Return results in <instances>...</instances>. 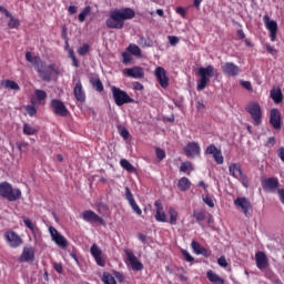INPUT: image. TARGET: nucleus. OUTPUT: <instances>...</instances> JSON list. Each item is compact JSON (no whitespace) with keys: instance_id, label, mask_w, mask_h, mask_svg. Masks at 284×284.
<instances>
[{"instance_id":"14","label":"nucleus","mask_w":284,"mask_h":284,"mask_svg":"<svg viewBox=\"0 0 284 284\" xmlns=\"http://www.w3.org/2000/svg\"><path fill=\"white\" fill-rule=\"evenodd\" d=\"M205 154H212L215 163L217 165H223L224 163V158H223V152H221V149L216 148V145L211 144L206 148Z\"/></svg>"},{"instance_id":"41","label":"nucleus","mask_w":284,"mask_h":284,"mask_svg":"<svg viewBox=\"0 0 284 284\" xmlns=\"http://www.w3.org/2000/svg\"><path fill=\"white\" fill-rule=\"evenodd\" d=\"M23 134H27V136H32V135L37 134V129L32 128L28 123H24L23 124Z\"/></svg>"},{"instance_id":"28","label":"nucleus","mask_w":284,"mask_h":284,"mask_svg":"<svg viewBox=\"0 0 284 284\" xmlns=\"http://www.w3.org/2000/svg\"><path fill=\"white\" fill-rule=\"evenodd\" d=\"M154 205L156 207L155 221L159 223H166L168 216L165 215V211H163V204H161V201H155Z\"/></svg>"},{"instance_id":"20","label":"nucleus","mask_w":284,"mask_h":284,"mask_svg":"<svg viewBox=\"0 0 284 284\" xmlns=\"http://www.w3.org/2000/svg\"><path fill=\"white\" fill-rule=\"evenodd\" d=\"M83 221L87 223H99L100 225H105V221L99 216L94 211H84L82 213Z\"/></svg>"},{"instance_id":"63","label":"nucleus","mask_w":284,"mask_h":284,"mask_svg":"<svg viewBox=\"0 0 284 284\" xmlns=\"http://www.w3.org/2000/svg\"><path fill=\"white\" fill-rule=\"evenodd\" d=\"M276 143V140L274 139V136H271L267 139L266 145H274Z\"/></svg>"},{"instance_id":"60","label":"nucleus","mask_w":284,"mask_h":284,"mask_svg":"<svg viewBox=\"0 0 284 284\" xmlns=\"http://www.w3.org/2000/svg\"><path fill=\"white\" fill-rule=\"evenodd\" d=\"M138 239H139V241H141V243H148V236H145V234H143V233H139L138 234Z\"/></svg>"},{"instance_id":"38","label":"nucleus","mask_w":284,"mask_h":284,"mask_svg":"<svg viewBox=\"0 0 284 284\" xmlns=\"http://www.w3.org/2000/svg\"><path fill=\"white\" fill-rule=\"evenodd\" d=\"M91 84L97 92H103V82L99 78H93Z\"/></svg>"},{"instance_id":"34","label":"nucleus","mask_w":284,"mask_h":284,"mask_svg":"<svg viewBox=\"0 0 284 284\" xmlns=\"http://www.w3.org/2000/svg\"><path fill=\"white\" fill-rule=\"evenodd\" d=\"M2 84H3V88H6L7 90H16L17 92L21 90V88L19 87V83L12 80H4L2 81Z\"/></svg>"},{"instance_id":"3","label":"nucleus","mask_w":284,"mask_h":284,"mask_svg":"<svg viewBox=\"0 0 284 284\" xmlns=\"http://www.w3.org/2000/svg\"><path fill=\"white\" fill-rule=\"evenodd\" d=\"M0 196L7 201H19L21 199V190L13 189L8 182L0 183Z\"/></svg>"},{"instance_id":"42","label":"nucleus","mask_w":284,"mask_h":284,"mask_svg":"<svg viewBox=\"0 0 284 284\" xmlns=\"http://www.w3.org/2000/svg\"><path fill=\"white\" fill-rule=\"evenodd\" d=\"M202 201L209 207H214V197L210 194L202 195Z\"/></svg>"},{"instance_id":"4","label":"nucleus","mask_w":284,"mask_h":284,"mask_svg":"<svg viewBox=\"0 0 284 284\" xmlns=\"http://www.w3.org/2000/svg\"><path fill=\"white\" fill-rule=\"evenodd\" d=\"M229 172H230V175L233 176V179H237V181H240V183H242L244 187H250V179L247 178V175L243 173V169H241V164L231 163L229 165Z\"/></svg>"},{"instance_id":"58","label":"nucleus","mask_w":284,"mask_h":284,"mask_svg":"<svg viewBox=\"0 0 284 284\" xmlns=\"http://www.w3.org/2000/svg\"><path fill=\"white\" fill-rule=\"evenodd\" d=\"M62 39L68 43V28L65 26H62Z\"/></svg>"},{"instance_id":"59","label":"nucleus","mask_w":284,"mask_h":284,"mask_svg":"<svg viewBox=\"0 0 284 284\" xmlns=\"http://www.w3.org/2000/svg\"><path fill=\"white\" fill-rule=\"evenodd\" d=\"M241 85L245 88V90L252 91V82L250 81H241Z\"/></svg>"},{"instance_id":"25","label":"nucleus","mask_w":284,"mask_h":284,"mask_svg":"<svg viewBox=\"0 0 284 284\" xmlns=\"http://www.w3.org/2000/svg\"><path fill=\"white\" fill-rule=\"evenodd\" d=\"M73 94L80 103H85V91L83 90V84L81 83V80H78L75 82V85L73 88Z\"/></svg>"},{"instance_id":"12","label":"nucleus","mask_w":284,"mask_h":284,"mask_svg":"<svg viewBox=\"0 0 284 284\" xmlns=\"http://www.w3.org/2000/svg\"><path fill=\"white\" fill-rule=\"evenodd\" d=\"M122 73L124 77H129V79H143L145 77V69L143 67H132L124 69Z\"/></svg>"},{"instance_id":"48","label":"nucleus","mask_w":284,"mask_h":284,"mask_svg":"<svg viewBox=\"0 0 284 284\" xmlns=\"http://www.w3.org/2000/svg\"><path fill=\"white\" fill-rule=\"evenodd\" d=\"M193 216L197 221V223H200L201 221H205V212L194 211Z\"/></svg>"},{"instance_id":"2","label":"nucleus","mask_w":284,"mask_h":284,"mask_svg":"<svg viewBox=\"0 0 284 284\" xmlns=\"http://www.w3.org/2000/svg\"><path fill=\"white\" fill-rule=\"evenodd\" d=\"M216 74V69H214V65L209 64L207 67H200L197 69V75L200 77V80L197 82L196 90H205L207 88V83H210V80L212 77Z\"/></svg>"},{"instance_id":"44","label":"nucleus","mask_w":284,"mask_h":284,"mask_svg":"<svg viewBox=\"0 0 284 284\" xmlns=\"http://www.w3.org/2000/svg\"><path fill=\"white\" fill-rule=\"evenodd\" d=\"M121 57H122V63H124V65L132 63V53L131 52L124 51V52H122Z\"/></svg>"},{"instance_id":"45","label":"nucleus","mask_w":284,"mask_h":284,"mask_svg":"<svg viewBox=\"0 0 284 284\" xmlns=\"http://www.w3.org/2000/svg\"><path fill=\"white\" fill-rule=\"evenodd\" d=\"M194 171V166L192 162H183L180 166V172H192Z\"/></svg>"},{"instance_id":"1","label":"nucleus","mask_w":284,"mask_h":284,"mask_svg":"<svg viewBox=\"0 0 284 284\" xmlns=\"http://www.w3.org/2000/svg\"><path fill=\"white\" fill-rule=\"evenodd\" d=\"M136 17V12L132 10V8H122L115 9L110 12L109 18L106 19V28L111 30H123V26H125V21H130Z\"/></svg>"},{"instance_id":"9","label":"nucleus","mask_w":284,"mask_h":284,"mask_svg":"<svg viewBox=\"0 0 284 284\" xmlns=\"http://www.w3.org/2000/svg\"><path fill=\"white\" fill-rule=\"evenodd\" d=\"M124 254L134 272H141V270H143V263L139 261V258L136 257V255H134V252H132V250L125 248Z\"/></svg>"},{"instance_id":"46","label":"nucleus","mask_w":284,"mask_h":284,"mask_svg":"<svg viewBox=\"0 0 284 284\" xmlns=\"http://www.w3.org/2000/svg\"><path fill=\"white\" fill-rule=\"evenodd\" d=\"M95 207L99 214H108V205H105L103 202L97 203Z\"/></svg>"},{"instance_id":"19","label":"nucleus","mask_w":284,"mask_h":284,"mask_svg":"<svg viewBox=\"0 0 284 284\" xmlns=\"http://www.w3.org/2000/svg\"><path fill=\"white\" fill-rule=\"evenodd\" d=\"M26 60L29 63L33 64L34 70L39 73L41 71V69L45 65V62H43V60H41V57L39 55H32V52L28 51L26 53Z\"/></svg>"},{"instance_id":"5","label":"nucleus","mask_w":284,"mask_h":284,"mask_svg":"<svg viewBox=\"0 0 284 284\" xmlns=\"http://www.w3.org/2000/svg\"><path fill=\"white\" fill-rule=\"evenodd\" d=\"M111 92L113 94V99L115 102V105H125L126 103H134V99L130 98L128 92L121 90L120 88L112 87Z\"/></svg>"},{"instance_id":"18","label":"nucleus","mask_w":284,"mask_h":284,"mask_svg":"<svg viewBox=\"0 0 284 284\" xmlns=\"http://www.w3.org/2000/svg\"><path fill=\"white\" fill-rule=\"evenodd\" d=\"M52 72L59 74L57 67L54 64H49L45 67L44 64V67L40 69L38 74L40 79H42V81H50V79H52Z\"/></svg>"},{"instance_id":"33","label":"nucleus","mask_w":284,"mask_h":284,"mask_svg":"<svg viewBox=\"0 0 284 284\" xmlns=\"http://www.w3.org/2000/svg\"><path fill=\"white\" fill-rule=\"evenodd\" d=\"M191 186H192V182H190V179L181 178L179 180L178 187L179 190H181V192H187V190H190Z\"/></svg>"},{"instance_id":"61","label":"nucleus","mask_w":284,"mask_h":284,"mask_svg":"<svg viewBox=\"0 0 284 284\" xmlns=\"http://www.w3.org/2000/svg\"><path fill=\"white\" fill-rule=\"evenodd\" d=\"M175 12L181 14V17H185V9L183 7H178Z\"/></svg>"},{"instance_id":"49","label":"nucleus","mask_w":284,"mask_h":284,"mask_svg":"<svg viewBox=\"0 0 284 284\" xmlns=\"http://www.w3.org/2000/svg\"><path fill=\"white\" fill-rule=\"evenodd\" d=\"M138 44L142 45V48H152V42H148L143 36L138 40Z\"/></svg>"},{"instance_id":"53","label":"nucleus","mask_w":284,"mask_h":284,"mask_svg":"<svg viewBox=\"0 0 284 284\" xmlns=\"http://www.w3.org/2000/svg\"><path fill=\"white\" fill-rule=\"evenodd\" d=\"M26 110H27L29 116H34L37 114V108H34L32 105L26 106Z\"/></svg>"},{"instance_id":"6","label":"nucleus","mask_w":284,"mask_h":284,"mask_svg":"<svg viewBox=\"0 0 284 284\" xmlns=\"http://www.w3.org/2000/svg\"><path fill=\"white\" fill-rule=\"evenodd\" d=\"M246 110L252 116L253 125H261V123H263V111L261 110V104L253 102L248 104Z\"/></svg>"},{"instance_id":"39","label":"nucleus","mask_w":284,"mask_h":284,"mask_svg":"<svg viewBox=\"0 0 284 284\" xmlns=\"http://www.w3.org/2000/svg\"><path fill=\"white\" fill-rule=\"evenodd\" d=\"M169 216H170V224L171 225H176V221L179 219V212H176V210L170 207L169 209Z\"/></svg>"},{"instance_id":"15","label":"nucleus","mask_w":284,"mask_h":284,"mask_svg":"<svg viewBox=\"0 0 284 284\" xmlns=\"http://www.w3.org/2000/svg\"><path fill=\"white\" fill-rule=\"evenodd\" d=\"M154 77L158 79L161 88H168V85H170V79L168 78V72L163 67H158L154 70Z\"/></svg>"},{"instance_id":"7","label":"nucleus","mask_w":284,"mask_h":284,"mask_svg":"<svg viewBox=\"0 0 284 284\" xmlns=\"http://www.w3.org/2000/svg\"><path fill=\"white\" fill-rule=\"evenodd\" d=\"M263 21L266 30L270 32L271 41H276V34H278V23L275 20H271L268 14L263 17Z\"/></svg>"},{"instance_id":"55","label":"nucleus","mask_w":284,"mask_h":284,"mask_svg":"<svg viewBox=\"0 0 284 284\" xmlns=\"http://www.w3.org/2000/svg\"><path fill=\"white\" fill-rule=\"evenodd\" d=\"M182 254H183L185 261H187V263H192V261H194V257L192 255H190V252L182 251Z\"/></svg>"},{"instance_id":"54","label":"nucleus","mask_w":284,"mask_h":284,"mask_svg":"<svg viewBox=\"0 0 284 284\" xmlns=\"http://www.w3.org/2000/svg\"><path fill=\"white\" fill-rule=\"evenodd\" d=\"M168 40L170 45H176V43H179L180 41L179 37H175V36H169Z\"/></svg>"},{"instance_id":"51","label":"nucleus","mask_w":284,"mask_h":284,"mask_svg":"<svg viewBox=\"0 0 284 284\" xmlns=\"http://www.w3.org/2000/svg\"><path fill=\"white\" fill-rule=\"evenodd\" d=\"M155 154L159 161H163V159H165V151L162 150L161 148L155 149Z\"/></svg>"},{"instance_id":"27","label":"nucleus","mask_w":284,"mask_h":284,"mask_svg":"<svg viewBox=\"0 0 284 284\" xmlns=\"http://www.w3.org/2000/svg\"><path fill=\"white\" fill-rule=\"evenodd\" d=\"M191 247L195 254H197V255L201 254L205 258H210V256H212V251L201 246V244L196 241H193L191 243Z\"/></svg>"},{"instance_id":"36","label":"nucleus","mask_w":284,"mask_h":284,"mask_svg":"<svg viewBox=\"0 0 284 284\" xmlns=\"http://www.w3.org/2000/svg\"><path fill=\"white\" fill-rule=\"evenodd\" d=\"M92 13V7L88 6L85 7L78 16V19L80 21V23H83V21H85L87 17H90V14Z\"/></svg>"},{"instance_id":"16","label":"nucleus","mask_w":284,"mask_h":284,"mask_svg":"<svg viewBox=\"0 0 284 284\" xmlns=\"http://www.w3.org/2000/svg\"><path fill=\"white\" fill-rule=\"evenodd\" d=\"M184 153L189 159H194L195 156L201 155V145L197 142H189L184 146Z\"/></svg>"},{"instance_id":"22","label":"nucleus","mask_w":284,"mask_h":284,"mask_svg":"<svg viewBox=\"0 0 284 284\" xmlns=\"http://www.w3.org/2000/svg\"><path fill=\"white\" fill-rule=\"evenodd\" d=\"M90 253H91V256H93L97 265H99L100 267L105 266V262L103 261V257H102L103 252L101 251L99 245L93 244L90 248Z\"/></svg>"},{"instance_id":"31","label":"nucleus","mask_w":284,"mask_h":284,"mask_svg":"<svg viewBox=\"0 0 284 284\" xmlns=\"http://www.w3.org/2000/svg\"><path fill=\"white\" fill-rule=\"evenodd\" d=\"M271 99H273L274 103H282L283 102V92L281 88H274L271 90L270 93Z\"/></svg>"},{"instance_id":"23","label":"nucleus","mask_w":284,"mask_h":284,"mask_svg":"<svg viewBox=\"0 0 284 284\" xmlns=\"http://www.w3.org/2000/svg\"><path fill=\"white\" fill-rule=\"evenodd\" d=\"M278 179L276 178H268L262 182V186L265 192H276L278 190Z\"/></svg>"},{"instance_id":"43","label":"nucleus","mask_w":284,"mask_h":284,"mask_svg":"<svg viewBox=\"0 0 284 284\" xmlns=\"http://www.w3.org/2000/svg\"><path fill=\"white\" fill-rule=\"evenodd\" d=\"M102 281L104 284H116V280L110 273H103Z\"/></svg>"},{"instance_id":"50","label":"nucleus","mask_w":284,"mask_h":284,"mask_svg":"<svg viewBox=\"0 0 284 284\" xmlns=\"http://www.w3.org/2000/svg\"><path fill=\"white\" fill-rule=\"evenodd\" d=\"M22 221L26 225V227H28L29 230H31V232H34V223H32V221L30 219H28L27 216L22 217Z\"/></svg>"},{"instance_id":"13","label":"nucleus","mask_w":284,"mask_h":284,"mask_svg":"<svg viewBox=\"0 0 284 284\" xmlns=\"http://www.w3.org/2000/svg\"><path fill=\"white\" fill-rule=\"evenodd\" d=\"M51 109L53 110V113L58 116H67L69 114L68 108L61 100H51Z\"/></svg>"},{"instance_id":"35","label":"nucleus","mask_w":284,"mask_h":284,"mask_svg":"<svg viewBox=\"0 0 284 284\" xmlns=\"http://www.w3.org/2000/svg\"><path fill=\"white\" fill-rule=\"evenodd\" d=\"M7 19H9L8 22V28H10V30H14L17 28H19V26H21V22L19 21V19L12 17V13H10V16H6Z\"/></svg>"},{"instance_id":"17","label":"nucleus","mask_w":284,"mask_h":284,"mask_svg":"<svg viewBox=\"0 0 284 284\" xmlns=\"http://www.w3.org/2000/svg\"><path fill=\"white\" fill-rule=\"evenodd\" d=\"M4 239L9 243L10 247H19L21 243H23L21 236H19L14 231L4 232Z\"/></svg>"},{"instance_id":"21","label":"nucleus","mask_w":284,"mask_h":284,"mask_svg":"<svg viewBox=\"0 0 284 284\" xmlns=\"http://www.w3.org/2000/svg\"><path fill=\"white\" fill-rule=\"evenodd\" d=\"M125 199L129 205L132 207L133 212H135L138 216H141L143 214V211H141V207H139V204H136V201L134 200V195L132 194V191H130L128 186H125Z\"/></svg>"},{"instance_id":"8","label":"nucleus","mask_w":284,"mask_h":284,"mask_svg":"<svg viewBox=\"0 0 284 284\" xmlns=\"http://www.w3.org/2000/svg\"><path fill=\"white\" fill-rule=\"evenodd\" d=\"M49 233L53 243H55L58 247H60L61 250H65L68 247V240L65 239V236L61 235V233H59L57 229H54L53 226H50Z\"/></svg>"},{"instance_id":"47","label":"nucleus","mask_w":284,"mask_h":284,"mask_svg":"<svg viewBox=\"0 0 284 284\" xmlns=\"http://www.w3.org/2000/svg\"><path fill=\"white\" fill-rule=\"evenodd\" d=\"M90 52V45L89 44H83L82 47H80L78 49V54H80V57H85V54H88Z\"/></svg>"},{"instance_id":"24","label":"nucleus","mask_w":284,"mask_h":284,"mask_svg":"<svg viewBox=\"0 0 284 284\" xmlns=\"http://www.w3.org/2000/svg\"><path fill=\"white\" fill-rule=\"evenodd\" d=\"M255 262H256V267L258 270H265L267 265H270V260L267 258V255L261 251L255 253Z\"/></svg>"},{"instance_id":"11","label":"nucleus","mask_w":284,"mask_h":284,"mask_svg":"<svg viewBox=\"0 0 284 284\" xmlns=\"http://www.w3.org/2000/svg\"><path fill=\"white\" fill-rule=\"evenodd\" d=\"M234 205L237 210H241L245 216H250V210H252V202L247 197H236Z\"/></svg>"},{"instance_id":"29","label":"nucleus","mask_w":284,"mask_h":284,"mask_svg":"<svg viewBox=\"0 0 284 284\" xmlns=\"http://www.w3.org/2000/svg\"><path fill=\"white\" fill-rule=\"evenodd\" d=\"M34 261V250L32 247H24L20 256V263H28Z\"/></svg>"},{"instance_id":"26","label":"nucleus","mask_w":284,"mask_h":284,"mask_svg":"<svg viewBox=\"0 0 284 284\" xmlns=\"http://www.w3.org/2000/svg\"><path fill=\"white\" fill-rule=\"evenodd\" d=\"M270 123L274 130H281V111H278V109L271 110Z\"/></svg>"},{"instance_id":"57","label":"nucleus","mask_w":284,"mask_h":284,"mask_svg":"<svg viewBox=\"0 0 284 284\" xmlns=\"http://www.w3.org/2000/svg\"><path fill=\"white\" fill-rule=\"evenodd\" d=\"M53 268L55 270V272H58V274L63 273V265L62 264L53 263Z\"/></svg>"},{"instance_id":"37","label":"nucleus","mask_w":284,"mask_h":284,"mask_svg":"<svg viewBox=\"0 0 284 284\" xmlns=\"http://www.w3.org/2000/svg\"><path fill=\"white\" fill-rule=\"evenodd\" d=\"M120 165L121 168H123V170H126V172H136V168H134V165H132V163H130V161L122 159L120 161Z\"/></svg>"},{"instance_id":"32","label":"nucleus","mask_w":284,"mask_h":284,"mask_svg":"<svg viewBox=\"0 0 284 284\" xmlns=\"http://www.w3.org/2000/svg\"><path fill=\"white\" fill-rule=\"evenodd\" d=\"M126 52H130L131 55L136 57L138 59H141L143 57V51H141V48L134 43L129 44L126 48Z\"/></svg>"},{"instance_id":"64","label":"nucleus","mask_w":284,"mask_h":284,"mask_svg":"<svg viewBox=\"0 0 284 284\" xmlns=\"http://www.w3.org/2000/svg\"><path fill=\"white\" fill-rule=\"evenodd\" d=\"M278 156H280L281 161H283V163H284V148H280Z\"/></svg>"},{"instance_id":"56","label":"nucleus","mask_w":284,"mask_h":284,"mask_svg":"<svg viewBox=\"0 0 284 284\" xmlns=\"http://www.w3.org/2000/svg\"><path fill=\"white\" fill-rule=\"evenodd\" d=\"M217 264L220 265V267H227V260H225V256H221L217 260Z\"/></svg>"},{"instance_id":"30","label":"nucleus","mask_w":284,"mask_h":284,"mask_svg":"<svg viewBox=\"0 0 284 284\" xmlns=\"http://www.w3.org/2000/svg\"><path fill=\"white\" fill-rule=\"evenodd\" d=\"M206 278L213 284H225V280L219 276L214 271L210 270L206 272Z\"/></svg>"},{"instance_id":"62","label":"nucleus","mask_w":284,"mask_h":284,"mask_svg":"<svg viewBox=\"0 0 284 284\" xmlns=\"http://www.w3.org/2000/svg\"><path fill=\"white\" fill-rule=\"evenodd\" d=\"M133 88L134 90H140V91L143 90V85L140 82H134Z\"/></svg>"},{"instance_id":"52","label":"nucleus","mask_w":284,"mask_h":284,"mask_svg":"<svg viewBox=\"0 0 284 284\" xmlns=\"http://www.w3.org/2000/svg\"><path fill=\"white\" fill-rule=\"evenodd\" d=\"M119 132L122 139H130V131H128V129L124 126H119Z\"/></svg>"},{"instance_id":"10","label":"nucleus","mask_w":284,"mask_h":284,"mask_svg":"<svg viewBox=\"0 0 284 284\" xmlns=\"http://www.w3.org/2000/svg\"><path fill=\"white\" fill-rule=\"evenodd\" d=\"M221 70L226 77H239L241 74V68L233 62H224Z\"/></svg>"},{"instance_id":"40","label":"nucleus","mask_w":284,"mask_h":284,"mask_svg":"<svg viewBox=\"0 0 284 284\" xmlns=\"http://www.w3.org/2000/svg\"><path fill=\"white\" fill-rule=\"evenodd\" d=\"M34 94L40 103H44L43 101H45V99H48V93H45V91H43L41 89H37L34 91Z\"/></svg>"}]
</instances>
